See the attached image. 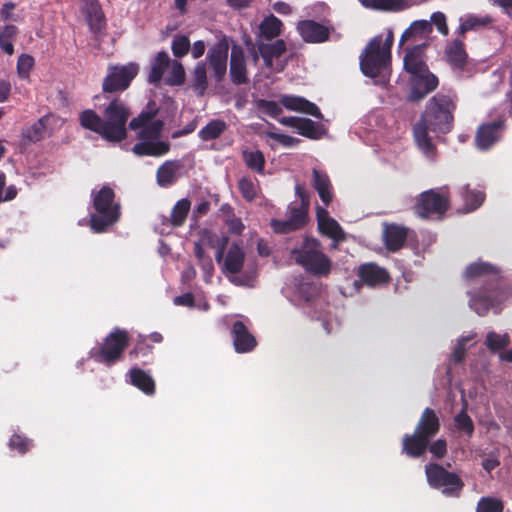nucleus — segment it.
<instances>
[{
  "label": "nucleus",
  "instance_id": "f257e3e1",
  "mask_svg": "<svg viewBox=\"0 0 512 512\" xmlns=\"http://www.w3.org/2000/svg\"><path fill=\"white\" fill-rule=\"evenodd\" d=\"M463 278L481 283L479 287L467 292L469 306L479 316L486 315L490 309L499 310L500 304L508 296L500 269L489 262L469 264L463 272Z\"/></svg>",
  "mask_w": 512,
  "mask_h": 512
},
{
  "label": "nucleus",
  "instance_id": "f03ea898",
  "mask_svg": "<svg viewBox=\"0 0 512 512\" xmlns=\"http://www.w3.org/2000/svg\"><path fill=\"white\" fill-rule=\"evenodd\" d=\"M92 203L95 213L90 215V228L95 233H103L114 225L121 216V206L115 201V192L104 185L98 191H92Z\"/></svg>",
  "mask_w": 512,
  "mask_h": 512
},
{
  "label": "nucleus",
  "instance_id": "7ed1b4c3",
  "mask_svg": "<svg viewBox=\"0 0 512 512\" xmlns=\"http://www.w3.org/2000/svg\"><path fill=\"white\" fill-rule=\"evenodd\" d=\"M295 263L316 277H327L331 273L332 261L323 253L321 243L306 236L299 247L291 250Z\"/></svg>",
  "mask_w": 512,
  "mask_h": 512
},
{
  "label": "nucleus",
  "instance_id": "20e7f679",
  "mask_svg": "<svg viewBox=\"0 0 512 512\" xmlns=\"http://www.w3.org/2000/svg\"><path fill=\"white\" fill-rule=\"evenodd\" d=\"M455 96L437 93L429 99L421 115L432 126V132L449 133L453 128Z\"/></svg>",
  "mask_w": 512,
  "mask_h": 512
},
{
  "label": "nucleus",
  "instance_id": "39448f33",
  "mask_svg": "<svg viewBox=\"0 0 512 512\" xmlns=\"http://www.w3.org/2000/svg\"><path fill=\"white\" fill-rule=\"evenodd\" d=\"M450 208V192L447 186L420 193L413 207L421 219H441Z\"/></svg>",
  "mask_w": 512,
  "mask_h": 512
},
{
  "label": "nucleus",
  "instance_id": "423d86ee",
  "mask_svg": "<svg viewBox=\"0 0 512 512\" xmlns=\"http://www.w3.org/2000/svg\"><path fill=\"white\" fill-rule=\"evenodd\" d=\"M129 342L128 331L115 327L103 339L102 344L91 351V357L96 362L110 367L122 359Z\"/></svg>",
  "mask_w": 512,
  "mask_h": 512
},
{
  "label": "nucleus",
  "instance_id": "0eeeda50",
  "mask_svg": "<svg viewBox=\"0 0 512 512\" xmlns=\"http://www.w3.org/2000/svg\"><path fill=\"white\" fill-rule=\"evenodd\" d=\"M131 111L127 103L119 97L109 100L103 110V119L109 142H121L127 137V122Z\"/></svg>",
  "mask_w": 512,
  "mask_h": 512
},
{
  "label": "nucleus",
  "instance_id": "6e6552de",
  "mask_svg": "<svg viewBox=\"0 0 512 512\" xmlns=\"http://www.w3.org/2000/svg\"><path fill=\"white\" fill-rule=\"evenodd\" d=\"M381 44V35L373 37L360 56V68L367 77L376 78L390 70L391 54L382 51Z\"/></svg>",
  "mask_w": 512,
  "mask_h": 512
},
{
  "label": "nucleus",
  "instance_id": "1a4fd4ad",
  "mask_svg": "<svg viewBox=\"0 0 512 512\" xmlns=\"http://www.w3.org/2000/svg\"><path fill=\"white\" fill-rule=\"evenodd\" d=\"M425 475L430 487L442 489V493L448 497H459L464 482L455 472H450L441 464L429 463L425 466Z\"/></svg>",
  "mask_w": 512,
  "mask_h": 512
},
{
  "label": "nucleus",
  "instance_id": "9d476101",
  "mask_svg": "<svg viewBox=\"0 0 512 512\" xmlns=\"http://www.w3.org/2000/svg\"><path fill=\"white\" fill-rule=\"evenodd\" d=\"M138 73V66L130 63L124 66H111L103 80L102 90L105 93H115L126 90Z\"/></svg>",
  "mask_w": 512,
  "mask_h": 512
},
{
  "label": "nucleus",
  "instance_id": "9b49d317",
  "mask_svg": "<svg viewBox=\"0 0 512 512\" xmlns=\"http://www.w3.org/2000/svg\"><path fill=\"white\" fill-rule=\"evenodd\" d=\"M227 243L228 237H224L222 239V244L217 249L215 259L218 263H221L223 261V267L225 272L230 274H237L243 268L245 261V253L239 243L233 242L229 247V250L224 258V251Z\"/></svg>",
  "mask_w": 512,
  "mask_h": 512
},
{
  "label": "nucleus",
  "instance_id": "f8f14e48",
  "mask_svg": "<svg viewBox=\"0 0 512 512\" xmlns=\"http://www.w3.org/2000/svg\"><path fill=\"white\" fill-rule=\"evenodd\" d=\"M229 51V39L223 36L212 46L207 54L210 68L213 71L216 81L220 82L224 79L227 72V59Z\"/></svg>",
  "mask_w": 512,
  "mask_h": 512
},
{
  "label": "nucleus",
  "instance_id": "ddd939ff",
  "mask_svg": "<svg viewBox=\"0 0 512 512\" xmlns=\"http://www.w3.org/2000/svg\"><path fill=\"white\" fill-rule=\"evenodd\" d=\"M296 29L306 43H324L330 39L331 29L315 20H301Z\"/></svg>",
  "mask_w": 512,
  "mask_h": 512
},
{
  "label": "nucleus",
  "instance_id": "4468645a",
  "mask_svg": "<svg viewBox=\"0 0 512 512\" xmlns=\"http://www.w3.org/2000/svg\"><path fill=\"white\" fill-rule=\"evenodd\" d=\"M438 86V78L430 71L423 74L412 75L411 91L408 95V101L419 102Z\"/></svg>",
  "mask_w": 512,
  "mask_h": 512
},
{
  "label": "nucleus",
  "instance_id": "2eb2a0df",
  "mask_svg": "<svg viewBox=\"0 0 512 512\" xmlns=\"http://www.w3.org/2000/svg\"><path fill=\"white\" fill-rule=\"evenodd\" d=\"M428 47V43L422 42L414 45L412 48H407L404 56V69L411 75H418L428 72V66L426 64L425 50Z\"/></svg>",
  "mask_w": 512,
  "mask_h": 512
},
{
  "label": "nucleus",
  "instance_id": "dca6fc26",
  "mask_svg": "<svg viewBox=\"0 0 512 512\" xmlns=\"http://www.w3.org/2000/svg\"><path fill=\"white\" fill-rule=\"evenodd\" d=\"M279 123L296 129L300 135L312 140H318L324 134L323 126L316 124L309 118L285 116L279 119Z\"/></svg>",
  "mask_w": 512,
  "mask_h": 512
},
{
  "label": "nucleus",
  "instance_id": "f3484780",
  "mask_svg": "<svg viewBox=\"0 0 512 512\" xmlns=\"http://www.w3.org/2000/svg\"><path fill=\"white\" fill-rule=\"evenodd\" d=\"M234 349L237 353H248L257 346L256 338L242 321H235L231 328Z\"/></svg>",
  "mask_w": 512,
  "mask_h": 512
},
{
  "label": "nucleus",
  "instance_id": "a211bd4d",
  "mask_svg": "<svg viewBox=\"0 0 512 512\" xmlns=\"http://www.w3.org/2000/svg\"><path fill=\"white\" fill-rule=\"evenodd\" d=\"M280 103L287 110L308 114L319 120L323 119V114L321 113L319 107L306 98L294 95H283L280 98Z\"/></svg>",
  "mask_w": 512,
  "mask_h": 512
},
{
  "label": "nucleus",
  "instance_id": "6ab92c4d",
  "mask_svg": "<svg viewBox=\"0 0 512 512\" xmlns=\"http://www.w3.org/2000/svg\"><path fill=\"white\" fill-rule=\"evenodd\" d=\"M429 447V439L414 431L405 434L401 442V452L409 458L422 457Z\"/></svg>",
  "mask_w": 512,
  "mask_h": 512
},
{
  "label": "nucleus",
  "instance_id": "aec40b11",
  "mask_svg": "<svg viewBox=\"0 0 512 512\" xmlns=\"http://www.w3.org/2000/svg\"><path fill=\"white\" fill-rule=\"evenodd\" d=\"M504 128V120H497L483 124L476 134V144L479 149L486 150L500 139V133Z\"/></svg>",
  "mask_w": 512,
  "mask_h": 512
},
{
  "label": "nucleus",
  "instance_id": "412c9836",
  "mask_svg": "<svg viewBox=\"0 0 512 512\" xmlns=\"http://www.w3.org/2000/svg\"><path fill=\"white\" fill-rule=\"evenodd\" d=\"M358 277L367 286H376L390 281L388 271L372 262L362 264L359 267Z\"/></svg>",
  "mask_w": 512,
  "mask_h": 512
},
{
  "label": "nucleus",
  "instance_id": "4be33fe9",
  "mask_svg": "<svg viewBox=\"0 0 512 512\" xmlns=\"http://www.w3.org/2000/svg\"><path fill=\"white\" fill-rule=\"evenodd\" d=\"M230 77L231 81L236 85L246 84L249 81L244 51L237 45L233 46L231 51Z\"/></svg>",
  "mask_w": 512,
  "mask_h": 512
},
{
  "label": "nucleus",
  "instance_id": "5701e85b",
  "mask_svg": "<svg viewBox=\"0 0 512 512\" xmlns=\"http://www.w3.org/2000/svg\"><path fill=\"white\" fill-rule=\"evenodd\" d=\"M440 428L441 424L437 413L432 408L427 407L421 413L414 431L427 439H432L439 433Z\"/></svg>",
  "mask_w": 512,
  "mask_h": 512
},
{
  "label": "nucleus",
  "instance_id": "b1692460",
  "mask_svg": "<svg viewBox=\"0 0 512 512\" xmlns=\"http://www.w3.org/2000/svg\"><path fill=\"white\" fill-rule=\"evenodd\" d=\"M82 11L85 14L90 30L94 34H99L105 29L106 18L99 2H84Z\"/></svg>",
  "mask_w": 512,
  "mask_h": 512
},
{
  "label": "nucleus",
  "instance_id": "393cba45",
  "mask_svg": "<svg viewBox=\"0 0 512 512\" xmlns=\"http://www.w3.org/2000/svg\"><path fill=\"white\" fill-rule=\"evenodd\" d=\"M170 148V142L157 139L140 141L133 146L132 150L137 156L161 157L166 155Z\"/></svg>",
  "mask_w": 512,
  "mask_h": 512
},
{
  "label": "nucleus",
  "instance_id": "a878e982",
  "mask_svg": "<svg viewBox=\"0 0 512 512\" xmlns=\"http://www.w3.org/2000/svg\"><path fill=\"white\" fill-rule=\"evenodd\" d=\"M79 124L82 128L100 135L103 139L109 141L106 134L104 119L92 109H85L79 114Z\"/></svg>",
  "mask_w": 512,
  "mask_h": 512
},
{
  "label": "nucleus",
  "instance_id": "bb28decb",
  "mask_svg": "<svg viewBox=\"0 0 512 512\" xmlns=\"http://www.w3.org/2000/svg\"><path fill=\"white\" fill-rule=\"evenodd\" d=\"M407 229L397 224H390L385 227L383 238L388 251H399L406 242Z\"/></svg>",
  "mask_w": 512,
  "mask_h": 512
},
{
  "label": "nucleus",
  "instance_id": "cd10ccee",
  "mask_svg": "<svg viewBox=\"0 0 512 512\" xmlns=\"http://www.w3.org/2000/svg\"><path fill=\"white\" fill-rule=\"evenodd\" d=\"M432 32V24L427 20H417L402 33L399 45L402 46L407 41H420L426 39Z\"/></svg>",
  "mask_w": 512,
  "mask_h": 512
},
{
  "label": "nucleus",
  "instance_id": "c85d7f7f",
  "mask_svg": "<svg viewBox=\"0 0 512 512\" xmlns=\"http://www.w3.org/2000/svg\"><path fill=\"white\" fill-rule=\"evenodd\" d=\"M432 131V126L421 116L420 120L413 127V134L418 147L426 154L431 155L435 147L428 132Z\"/></svg>",
  "mask_w": 512,
  "mask_h": 512
},
{
  "label": "nucleus",
  "instance_id": "c756f323",
  "mask_svg": "<svg viewBox=\"0 0 512 512\" xmlns=\"http://www.w3.org/2000/svg\"><path fill=\"white\" fill-rule=\"evenodd\" d=\"M448 63L459 69H463L467 63V53L462 40L454 39L445 49Z\"/></svg>",
  "mask_w": 512,
  "mask_h": 512
},
{
  "label": "nucleus",
  "instance_id": "7c9ffc66",
  "mask_svg": "<svg viewBox=\"0 0 512 512\" xmlns=\"http://www.w3.org/2000/svg\"><path fill=\"white\" fill-rule=\"evenodd\" d=\"M179 160H167L160 165L156 172L157 184L160 187H169L176 180V174L181 168Z\"/></svg>",
  "mask_w": 512,
  "mask_h": 512
},
{
  "label": "nucleus",
  "instance_id": "2f4dec72",
  "mask_svg": "<svg viewBox=\"0 0 512 512\" xmlns=\"http://www.w3.org/2000/svg\"><path fill=\"white\" fill-rule=\"evenodd\" d=\"M130 383L146 395L155 394V381L152 376L140 368H132L129 371Z\"/></svg>",
  "mask_w": 512,
  "mask_h": 512
},
{
  "label": "nucleus",
  "instance_id": "473e14b6",
  "mask_svg": "<svg viewBox=\"0 0 512 512\" xmlns=\"http://www.w3.org/2000/svg\"><path fill=\"white\" fill-rule=\"evenodd\" d=\"M313 187L321 201L328 206L332 201V185L329 176L316 168L313 169Z\"/></svg>",
  "mask_w": 512,
  "mask_h": 512
},
{
  "label": "nucleus",
  "instance_id": "72a5a7b5",
  "mask_svg": "<svg viewBox=\"0 0 512 512\" xmlns=\"http://www.w3.org/2000/svg\"><path fill=\"white\" fill-rule=\"evenodd\" d=\"M170 57L167 52L160 51L156 54L155 58L151 62L150 72L148 74V82L154 85H158L170 66Z\"/></svg>",
  "mask_w": 512,
  "mask_h": 512
},
{
  "label": "nucleus",
  "instance_id": "f704fd0d",
  "mask_svg": "<svg viewBox=\"0 0 512 512\" xmlns=\"http://www.w3.org/2000/svg\"><path fill=\"white\" fill-rule=\"evenodd\" d=\"M283 23L274 15L265 17L259 25V36L265 40H273L281 35Z\"/></svg>",
  "mask_w": 512,
  "mask_h": 512
},
{
  "label": "nucleus",
  "instance_id": "c9c22d12",
  "mask_svg": "<svg viewBox=\"0 0 512 512\" xmlns=\"http://www.w3.org/2000/svg\"><path fill=\"white\" fill-rule=\"evenodd\" d=\"M318 229L321 234L331 238L335 243L345 240V233L339 223L329 217L327 219L320 218Z\"/></svg>",
  "mask_w": 512,
  "mask_h": 512
},
{
  "label": "nucleus",
  "instance_id": "e433bc0d",
  "mask_svg": "<svg viewBox=\"0 0 512 512\" xmlns=\"http://www.w3.org/2000/svg\"><path fill=\"white\" fill-rule=\"evenodd\" d=\"M491 22L492 18L490 16L467 15L460 18V25L457 32L459 35L464 36L468 31L486 27Z\"/></svg>",
  "mask_w": 512,
  "mask_h": 512
},
{
  "label": "nucleus",
  "instance_id": "4c0bfd02",
  "mask_svg": "<svg viewBox=\"0 0 512 512\" xmlns=\"http://www.w3.org/2000/svg\"><path fill=\"white\" fill-rule=\"evenodd\" d=\"M227 127V123L224 120L213 119L199 130L198 137L202 141L218 139L227 130Z\"/></svg>",
  "mask_w": 512,
  "mask_h": 512
},
{
  "label": "nucleus",
  "instance_id": "58836bf2",
  "mask_svg": "<svg viewBox=\"0 0 512 512\" xmlns=\"http://www.w3.org/2000/svg\"><path fill=\"white\" fill-rule=\"evenodd\" d=\"M460 194L468 212L479 208L485 201L486 197L484 191L471 189L469 185L461 187Z\"/></svg>",
  "mask_w": 512,
  "mask_h": 512
},
{
  "label": "nucleus",
  "instance_id": "ea45409f",
  "mask_svg": "<svg viewBox=\"0 0 512 512\" xmlns=\"http://www.w3.org/2000/svg\"><path fill=\"white\" fill-rule=\"evenodd\" d=\"M191 208V202L187 198L178 200L172 208L170 223L173 227H181L188 216Z\"/></svg>",
  "mask_w": 512,
  "mask_h": 512
},
{
  "label": "nucleus",
  "instance_id": "a19ab883",
  "mask_svg": "<svg viewBox=\"0 0 512 512\" xmlns=\"http://www.w3.org/2000/svg\"><path fill=\"white\" fill-rule=\"evenodd\" d=\"M257 41V49L261 56H268L274 59L281 57L287 50L286 42L283 39H277L273 43Z\"/></svg>",
  "mask_w": 512,
  "mask_h": 512
},
{
  "label": "nucleus",
  "instance_id": "79ce46f5",
  "mask_svg": "<svg viewBox=\"0 0 512 512\" xmlns=\"http://www.w3.org/2000/svg\"><path fill=\"white\" fill-rule=\"evenodd\" d=\"M192 88L198 92L199 95H203L208 87L207 82V68L204 61H200L196 64L192 72Z\"/></svg>",
  "mask_w": 512,
  "mask_h": 512
},
{
  "label": "nucleus",
  "instance_id": "37998d69",
  "mask_svg": "<svg viewBox=\"0 0 512 512\" xmlns=\"http://www.w3.org/2000/svg\"><path fill=\"white\" fill-rule=\"evenodd\" d=\"M157 113H158V108L156 107L155 102L150 101L148 103L147 110L142 111L137 117H134L129 122V128L131 130L140 129V127H143V126L151 123L152 120L157 115Z\"/></svg>",
  "mask_w": 512,
  "mask_h": 512
},
{
  "label": "nucleus",
  "instance_id": "c03bdc74",
  "mask_svg": "<svg viewBox=\"0 0 512 512\" xmlns=\"http://www.w3.org/2000/svg\"><path fill=\"white\" fill-rule=\"evenodd\" d=\"M243 160L246 164V166L257 172V173H263L264 167H265V156L262 151L255 150V151H243L242 153Z\"/></svg>",
  "mask_w": 512,
  "mask_h": 512
},
{
  "label": "nucleus",
  "instance_id": "a18cd8bd",
  "mask_svg": "<svg viewBox=\"0 0 512 512\" xmlns=\"http://www.w3.org/2000/svg\"><path fill=\"white\" fill-rule=\"evenodd\" d=\"M308 209H309V204H299V205L290 204L288 206L289 219L299 229L303 228L308 221Z\"/></svg>",
  "mask_w": 512,
  "mask_h": 512
},
{
  "label": "nucleus",
  "instance_id": "49530a36",
  "mask_svg": "<svg viewBox=\"0 0 512 512\" xmlns=\"http://www.w3.org/2000/svg\"><path fill=\"white\" fill-rule=\"evenodd\" d=\"M48 118L46 116L41 117L35 123H33L29 128L23 131V137L28 139L31 142H37L43 139L46 128H47Z\"/></svg>",
  "mask_w": 512,
  "mask_h": 512
},
{
  "label": "nucleus",
  "instance_id": "de8ad7c7",
  "mask_svg": "<svg viewBox=\"0 0 512 512\" xmlns=\"http://www.w3.org/2000/svg\"><path fill=\"white\" fill-rule=\"evenodd\" d=\"M510 344V337L507 333L500 335L490 331L486 335L485 345L490 352H498Z\"/></svg>",
  "mask_w": 512,
  "mask_h": 512
},
{
  "label": "nucleus",
  "instance_id": "09e8293b",
  "mask_svg": "<svg viewBox=\"0 0 512 512\" xmlns=\"http://www.w3.org/2000/svg\"><path fill=\"white\" fill-rule=\"evenodd\" d=\"M164 123L161 120H154L151 123L140 127L138 138L140 141L157 140L163 130Z\"/></svg>",
  "mask_w": 512,
  "mask_h": 512
},
{
  "label": "nucleus",
  "instance_id": "8fccbe9b",
  "mask_svg": "<svg viewBox=\"0 0 512 512\" xmlns=\"http://www.w3.org/2000/svg\"><path fill=\"white\" fill-rule=\"evenodd\" d=\"M366 8L383 11L399 12L410 7L409 2H361Z\"/></svg>",
  "mask_w": 512,
  "mask_h": 512
},
{
  "label": "nucleus",
  "instance_id": "3c124183",
  "mask_svg": "<svg viewBox=\"0 0 512 512\" xmlns=\"http://www.w3.org/2000/svg\"><path fill=\"white\" fill-rule=\"evenodd\" d=\"M185 81V70L183 65L178 61L170 62V72L166 78V84L170 86H180Z\"/></svg>",
  "mask_w": 512,
  "mask_h": 512
},
{
  "label": "nucleus",
  "instance_id": "603ef678",
  "mask_svg": "<svg viewBox=\"0 0 512 512\" xmlns=\"http://www.w3.org/2000/svg\"><path fill=\"white\" fill-rule=\"evenodd\" d=\"M504 505L500 499L482 497L477 503L476 512H503Z\"/></svg>",
  "mask_w": 512,
  "mask_h": 512
},
{
  "label": "nucleus",
  "instance_id": "864d4df0",
  "mask_svg": "<svg viewBox=\"0 0 512 512\" xmlns=\"http://www.w3.org/2000/svg\"><path fill=\"white\" fill-rule=\"evenodd\" d=\"M238 189L242 197L248 202L254 201L257 197V187L250 177H242L238 181Z\"/></svg>",
  "mask_w": 512,
  "mask_h": 512
},
{
  "label": "nucleus",
  "instance_id": "5fc2aeb1",
  "mask_svg": "<svg viewBox=\"0 0 512 512\" xmlns=\"http://www.w3.org/2000/svg\"><path fill=\"white\" fill-rule=\"evenodd\" d=\"M456 428L471 437L474 433V423L465 410H461L455 417Z\"/></svg>",
  "mask_w": 512,
  "mask_h": 512
},
{
  "label": "nucleus",
  "instance_id": "6e6d98bb",
  "mask_svg": "<svg viewBox=\"0 0 512 512\" xmlns=\"http://www.w3.org/2000/svg\"><path fill=\"white\" fill-rule=\"evenodd\" d=\"M11 450H17L20 454L27 453L32 447V441L20 434H13L8 443Z\"/></svg>",
  "mask_w": 512,
  "mask_h": 512
},
{
  "label": "nucleus",
  "instance_id": "4d7b16f0",
  "mask_svg": "<svg viewBox=\"0 0 512 512\" xmlns=\"http://www.w3.org/2000/svg\"><path fill=\"white\" fill-rule=\"evenodd\" d=\"M153 349L145 337H140L130 350L129 356L132 358L147 357L153 353Z\"/></svg>",
  "mask_w": 512,
  "mask_h": 512
},
{
  "label": "nucleus",
  "instance_id": "13d9d810",
  "mask_svg": "<svg viewBox=\"0 0 512 512\" xmlns=\"http://www.w3.org/2000/svg\"><path fill=\"white\" fill-rule=\"evenodd\" d=\"M34 66V58L28 54H21L17 61V74L21 79H28Z\"/></svg>",
  "mask_w": 512,
  "mask_h": 512
},
{
  "label": "nucleus",
  "instance_id": "bf43d9fd",
  "mask_svg": "<svg viewBox=\"0 0 512 512\" xmlns=\"http://www.w3.org/2000/svg\"><path fill=\"white\" fill-rule=\"evenodd\" d=\"M171 49L175 57L180 58L185 56L190 49L189 38L185 35L176 36L172 41Z\"/></svg>",
  "mask_w": 512,
  "mask_h": 512
},
{
  "label": "nucleus",
  "instance_id": "052dcab7",
  "mask_svg": "<svg viewBox=\"0 0 512 512\" xmlns=\"http://www.w3.org/2000/svg\"><path fill=\"white\" fill-rule=\"evenodd\" d=\"M436 459H442L447 454V441L439 438L435 441L429 439V447L427 449Z\"/></svg>",
  "mask_w": 512,
  "mask_h": 512
},
{
  "label": "nucleus",
  "instance_id": "680f3d73",
  "mask_svg": "<svg viewBox=\"0 0 512 512\" xmlns=\"http://www.w3.org/2000/svg\"><path fill=\"white\" fill-rule=\"evenodd\" d=\"M271 227L273 231L277 234H287L292 231L299 230V228L296 227V225L293 222H291L289 218L287 220L272 219Z\"/></svg>",
  "mask_w": 512,
  "mask_h": 512
},
{
  "label": "nucleus",
  "instance_id": "e2e57ef3",
  "mask_svg": "<svg viewBox=\"0 0 512 512\" xmlns=\"http://www.w3.org/2000/svg\"><path fill=\"white\" fill-rule=\"evenodd\" d=\"M194 254L205 271L209 272L213 270L212 260L209 256L205 255L204 248L200 242H195Z\"/></svg>",
  "mask_w": 512,
  "mask_h": 512
},
{
  "label": "nucleus",
  "instance_id": "0e129e2a",
  "mask_svg": "<svg viewBox=\"0 0 512 512\" xmlns=\"http://www.w3.org/2000/svg\"><path fill=\"white\" fill-rule=\"evenodd\" d=\"M258 108L271 117H277L282 113V108L280 107V105L272 100H259Z\"/></svg>",
  "mask_w": 512,
  "mask_h": 512
},
{
  "label": "nucleus",
  "instance_id": "69168bd1",
  "mask_svg": "<svg viewBox=\"0 0 512 512\" xmlns=\"http://www.w3.org/2000/svg\"><path fill=\"white\" fill-rule=\"evenodd\" d=\"M266 136L278 141L281 145L285 147L296 146L300 143V139L292 137L290 135L281 134L277 132L268 131L266 132Z\"/></svg>",
  "mask_w": 512,
  "mask_h": 512
},
{
  "label": "nucleus",
  "instance_id": "338daca9",
  "mask_svg": "<svg viewBox=\"0 0 512 512\" xmlns=\"http://www.w3.org/2000/svg\"><path fill=\"white\" fill-rule=\"evenodd\" d=\"M224 221L231 234L241 235L243 230L245 229V225L243 224L241 218H238L235 215L230 218L224 219Z\"/></svg>",
  "mask_w": 512,
  "mask_h": 512
},
{
  "label": "nucleus",
  "instance_id": "774afa93",
  "mask_svg": "<svg viewBox=\"0 0 512 512\" xmlns=\"http://www.w3.org/2000/svg\"><path fill=\"white\" fill-rule=\"evenodd\" d=\"M431 24H434L436 26L437 30L441 34L448 35L449 29L446 24V17L443 13H441V12L433 13L431 16Z\"/></svg>",
  "mask_w": 512,
  "mask_h": 512
}]
</instances>
